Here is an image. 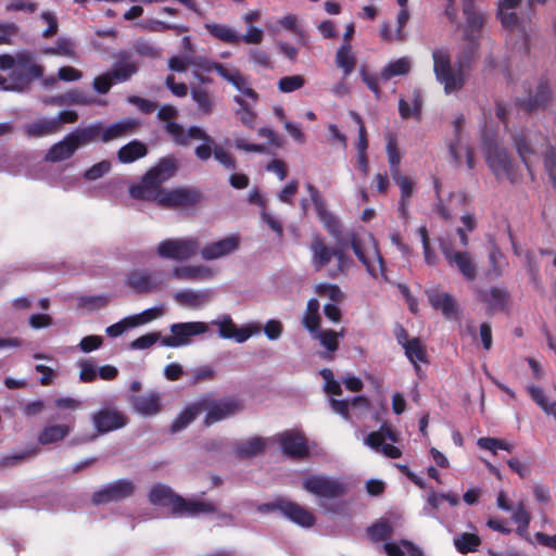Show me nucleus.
<instances>
[{"mask_svg":"<svg viewBox=\"0 0 556 556\" xmlns=\"http://www.w3.org/2000/svg\"><path fill=\"white\" fill-rule=\"evenodd\" d=\"M465 40L467 43L457 52L454 66H452L451 54L447 49H435L432 52L433 72L446 94L457 92L464 88L478 55L479 40Z\"/></svg>","mask_w":556,"mask_h":556,"instance_id":"1","label":"nucleus"},{"mask_svg":"<svg viewBox=\"0 0 556 556\" xmlns=\"http://www.w3.org/2000/svg\"><path fill=\"white\" fill-rule=\"evenodd\" d=\"M149 501L152 505L169 507L175 516L195 517L199 515L215 514L217 506L212 502L199 500H186L175 493L169 486L156 483L149 492Z\"/></svg>","mask_w":556,"mask_h":556,"instance_id":"2","label":"nucleus"},{"mask_svg":"<svg viewBox=\"0 0 556 556\" xmlns=\"http://www.w3.org/2000/svg\"><path fill=\"white\" fill-rule=\"evenodd\" d=\"M178 161L174 156H164L142 177L140 184L129 188V194L136 200L157 202L165 189L161 186L176 175Z\"/></svg>","mask_w":556,"mask_h":556,"instance_id":"3","label":"nucleus"},{"mask_svg":"<svg viewBox=\"0 0 556 556\" xmlns=\"http://www.w3.org/2000/svg\"><path fill=\"white\" fill-rule=\"evenodd\" d=\"M178 161L174 156H164L142 177L140 184L129 188V194L136 200L157 202L165 189L161 186L176 175Z\"/></svg>","mask_w":556,"mask_h":556,"instance_id":"4","label":"nucleus"},{"mask_svg":"<svg viewBox=\"0 0 556 556\" xmlns=\"http://www.w3.org/2000/svg\"><path fill=\"white\" fill-rule=\"evenodd\" d=\"M0 70H11L12 85L8 89L14 92L27 91L34 80L42 78L45 72L43 66L34 61L29 51L18 52L15 56L8 53L0 54Z\"/></svg>","mask_w":556,"mask_h":556,"instance_id":"5","label":"nucleus"},{"mask_svg":"<svg viewBox=\"0 0 556 556\" xmlns=\"http://www.w3.org/2000/svg\"><path fill=\"white\" fill-rule=\"evenodd\" d=\"M312 252V264L316 270L326 267L332 258H336V266L328 271V276L332 279L344 274L350 265L351 258L343 249V242L334 248L327 244L325 239L319 235L314 236L309 245Z\"/></svg>","mask_w":556,"mask_h":556,"instance_id":"6","label":"nucleus"},{"mask_svg":"<svg viewBox=\"0 0 556 556\" xmlns=\"http://www.w3.org/2000/svg\"><path fill=\"white\" fill-rule=\"evenodd\" d=\"M201 413L206 412L203 424L210 427L216 422L228 419L243 409L240 400L235 396L215 399L211 393L202 394L199 399Z\"/></svg>","mask_w":556,"mask_h":556,"instance_id":"7","label":"nucleus"},{"mask_svg":"<svg viewBox=\"0 0 556 556\" xmlns=\"http://www.w3.org/2000/svg\"><path fill=\"white\" fill-rule=\"evenodd\" d=\"M485 162L498 181L507 179L511 185H516L522 178L518 165L511 162L506 149L495 142H486Z\"/></svg>","mask_w":556,"mask_h":556,"instance_id":"8","label":"nucleus"},{"mask_svg":"<svg viewBox=\"0 0 556 556\" xmlns=\"http://www.w3.org/2000/svg\"><path fill=\"white\" fill-rule=\"evenodd\" d=\"M200 241L195 237L169 238L161 241L156 253L161 258L188 261L199 253Z\"/></svg>","mask_w":556,"mask_h":556,"instance_id":"9","label":"nucleus"},{"mask_svg":"<svg viewBox=\"0 0 556 556\" xmlns=\"http://www.w3.org/2000/svg\"><path fill=\"white\" fill-rule=\"evenodd\" d=\"M302 488L319 498L334 500L344 496L349 485L324 475H311L302 482Z\"/></svg>","mask_w":556,"mask_h":556,"instance_id":"10","label":"nucleus"},{"mask_svg":"<svg viewBox=\"0 0 556 556\" xmlns=\"http://www.w3.org/2000/svg\"><path fill=\"white\" fill-rule=\"evenodd\" d=\"M204 197L197 187H178L164 190L157 204L165 208H190L199 205Z\"/></svg>","mask_w":556,"mask_h":556,"instance_id":"11","label":"nucleus"},{"mask_svg":"<svg viewBox=\"0 0 556 556\" xmlns=\"http://www.w3.org/2000/svg\"><path fill=\"white\" fill-rule=\"evenodd\" d=\"M169 330L170 336L162 338V345L180 348L188 345L192 337L205 333L208 330V326L204 321L176 323L170 325Z\"/></svg>","mask_w":556,"mask_h":556,"instance_id":"12","label":"nucleus"},{"mask_svg":"<svg viewBox=\"0 0 556 556\" xmlns=\"http://www.w3.org/2000/svg\"><path fill=\"white\" fill-rule=\"evenodd\" d=\"M263 508L279 510L289 520L303 528H311L316 522V517L311 510L292 501L279 498L276 502L264 504Z\"/></svg>","mask_w":556,"mask_h":556,"instance_id":"13","label":"nucleus"},{"mask_svg":"<svg viewBox=\"0 0 556 556\" xmlns=\"http://www.w3.org/2000/svg\"><path fill=\"white\" fill-rule=\"evenodd\" d=\"M126 286L137 294H149L160 291L164 286L162 271L135 269L127 274Z\"/></svg>","mask_w":556,"mask_h":556,"instance_id":"14","label":"nucleus"},{"mask_svg":"<svg viewBox=\"0 0 556 556\" xmlns=\"http://www.w3.org/2000/svg\"><path fill=\"white\" fill-rule=\"evenodd\" d=\"M135 484L128 479H118L92 494L93 505H103L112 502H121L130 497L135 492Z\"/></svg>","mask_w":556,"mask_h":556,"instance_id":"15","label":"nucleus"},{"mask_svg":"<svg viewBox=\"0 0 556 556\" xmlns=\"http://www.w3.org/2000/svg\"><path fill=\"white\" fill-rule=\"evenodd\" d=\"M277 441L282 453L291 459H304L309 455L308 441L302 431L285 430Z\"/></svg>","mask_w":556,"mask_h":556,"instance_id":"16","label":"nucleus"},{"mask_svg":"<svg viewBox=\"0 0 556 556\" xmlns=\"http://www.w3.org/2000/svg\"><path fill=\"white\" fill-rule=\"evenodd\" d=\"M441 251L448 265L455 266L468 281L477 278V265L471 255L466 251H455L448 244H441Z\"/></svg>","mask_w":556,"mask_h":556,"instance_id":"17","label":"nucleus"},{"mask_svg":"<svg viewBox=\"0 0 556 556\" xmlns=\"http://www.w3.org/2000/svg\"><path fill=\"white\" fill-rule=\"evenodd\" d=\"M92 422L98 432L108 433L125 427L128 418L121 410L102 408L93 414Z\"/></svg>","mask_w":556,"mask_h":556,"instance_id":"18","label":"nucleus"},{"mask_svg":"<svg viewBox=\"0 0 556 556\" xmlns=\"http://www.w3.org/2000/svg\"><path fill=\"white\" fill-rule=\"evenodd\" d=\"M476 298L479 302L485 304L486 313L493 315L507 308L510 295L504 288L492 287L490 290L478 289Z\"/></svg>","mask_w":556,"mask_h":556,"instance_id":"19","label":"nucleus"},{"mask_svg":"<svg viewBox=\"0 0 556 556\" xmlns=\"http://www.w3.org/2000/svg\"><path fill=\"white\" fill-rule=\"evenodd\" d=\"M239 236L230 235L218 241L208 243L202 249L200 248L199 252L204 261H213L231 254L239 249Z\"/></svg>","mask_w":556,"mask_h":556,"instance_id":"20","label":"nucleus"},{"mask_svg":"<svg viewBox=\"0 0 556 556\" xmlns=\"http://www.w3.org/2000/svg\"><path fill=\"white\" fill-rule=\"evenodd\" d=\"M429 304L440 311L446 319H457L459 306L455 298L447 292L438 290H426Z\"/></svg>","mask_w":556,"mask_h":556,"instance_id":"21","label":"nucleus"},{"mask_svg":"<svg viewBox=\"0 0 556 556\" xmlns=\"http://www.w3.org/2000/svg\"><path fill=\"white\" fill-rule=\"evenodd\" d=\"M552 101V90L547 80L541 79L538 84L534 94H530L526 100H519L518 105L527 113L536 112L545 109Z\"/></svg>","mask_w":556,"mask_h":556,"instance_id":"22","label":"nucleus"},{"mask_svg":"<svg viewBox=\"0 0 556 556\" xmlns=\"http://www.w3.org/2000/svg\"><path fill=\"white\" fill-rule=\"evenodd\" d=\"M306 190L309 194V198L314 204V207L319 218L325 223V226L327 227L329 232L332 236L337 237L338 233L340 232V225L337 222V219L327 211L326 202L321 197L320 192L314 185L309 182L306 184Z\"/></svg>","mask_w":556,"mask_h":556,"instance_id":"23","label":"nucleus"},{"mask_svg":"<svg viewBox=\"0 0 556 556\" xmlns=\"http://www.w3.org/2000/svg\"><path fill=\"white\" fill-rule=\"evenodd\" d=\"M463 13L466 16L464 39L479 40L480 31L484 25V16L475 8V0H463Z\"/></svg>","mask_w":556,"mask_h":556,"instance_id":"24","label":"nucleus"},{"mask_svg":"<svg viewBox=\"0 0 556 556\" xmlns=\"http://www.w3.org/2000/svg\"><path fill=\"white\" fill-rule=\"evenodd\" d=\"M213 324L218 326V333L222 338L233 339L238 343L245 342L255 331L258 330V328L254 327L238 328L228 315L222 320L213 321Z\"/></svg>","mask_w":556,"mask_h":556,"instance_id":"25","label":"nucleus"},{"mask_svg":"<svg viewBox=\"0 0 556 556\" xmlns=\"http://www.w3.org/2000/svg\"><path fill=\"white\" fill-rule=\"evenodd\" d=\"M139 126L140 122L131 117L115 122L108 127L102 125L101 141L106 143L129 136L134 134Z\"/></svg>","mask_w":556,"mask_h":556,"instance_id":"26","label":"nucleus"},{"mask_svg":"<svg viewBox=\"0 0 556 556\" xmlns=\"http://www.w3.org/2000/svg\"><path fill=\"white\" fill-rule=\"evenodd\" d=\"M75 417L71 416L67 424L47 425L38 433L37 440L41 445H49L64 440L72 431Z\"/></svg>","mask_w":556,"mask_h":556,"instance_id":"27","label":"nucleus"},{"mask_svg":"<svg viewBox=\"0 0 556 556\" xmlns=\"http://www.w3.org/2000/svg\"><path fill=\"white\" fill-rule=\"evenodd\" d=\"M129 401L132 408L142 416H154L162 409L161 395L155 391L142 395H131Z\"/></svg>","mask_w":556,"mask_h":556,"instance_id":"28","label":"nucleus"},{"mask_svg":"<svg viewBox=\"0 0 556 556\" xmlns=\"http://www.w3.org/2000/svg\"><path fill=\"white\" fill-rule=\"evenodd\" d=\"M393 181L400 187L401 197L399 200V211L401 213V217L406 219L408 216V205L409 200L414 194L415 182L414 180L402 173H397V175H391Z\"/></svg>","mask_w":556,"mask_h":556,"instance_id":"29","label":"nucleus"},{"mask_svg":"<svg viewBox=\"0 0 556 556\" xmlns=\"http://www.w3.org/2000/svg\"><path fill=\"white\" fill-rule=\"evenodd\" d=\"M102 123L96 122L68 132L78 149L98 140L101 141Z\"/></svg>","mask_w":556,"mask_h":556,"instance_id":"30","label":"nucleus"},{"mask_svg":"<svg viewBox=\"0 0 556 556\" xmlns=\"http://www.w3.org/2000/svg\"><path fill=\"white\" fill-rule=\"evenodd\" d=\"M78 150L71 135L67 134L61 141L54 143L46 155L49 162H62L71 159Z\"/></svg>","mask_w":556,"mask_h":556,"instance_id":"31","label":"nucleus"},{"mask_svg":"<svg viewBox=\"0 0 556 556\" xmlns=\"http://www.w3.org/2000/svg\"><path fill=\"white\" fill-rule=\"evenodd\" d=\"M175 279L188 281H202L213 276V270L205 265L180 266L172 271Z\"/></svg>","mask_w":556,"mask_h":556,"instance_id":"32","label":"nucleus"},{"mask_svg":"<svg viewBox=\"0 0 556 556\" xmlns=\"http://www.w3.org/2000/svg\"><path fill=\"white\" fill-rule=\"evenodd\" d=\"M265 446V439L256 435L247 441L236 443L233 453L240 459L251 458L263 453Z\"/></svg>","mask_w":556,"mask_h":556,"instance_id":"33","label":"nucleus"},{"mask_svg":"<svg viewBox=\"0 0 556 556\" xmlns=\"http://www.w3.org/2000/svg\"><path fill=\"white\" fill-rule=\"evenodd\" d=\"M191 99L197 104V110L202 115H211L215 108V100L212 93L205 88L194 85L190 89Z\"/></svg>","mask_w":556,"mask_h":556,"instance_id":"34","label":"nucleus"},{"mask_svg":"<svg viewBox=\"0 0 556 556\" xmlns=\"http://www.w3.org/2000/svg\"><path fill=\"white\" fill-rule=\"evenodd\" d=\"M403 349L406 357L414 365L416 374L419 375L421 371L419 363H428L426 346L419 338H412Z\"/></svg>","mask_w":556,"mask_h":556,"instance_id":"35","label":"nucleus"},{"mask_svg":"<svg viewBox=\"0 0 556 556\" xmlns=\"http://www.w3.org/2000/svg\"><path fill=\"white\" fill-rule=\"evenodd\" d=\"M147 154V146L139 140H132L119 148L117 151V159L123 164H129L144 157Z\"/></svg>","mask_w":556,"mask_h":556,"instance_id":"36","label":"nucleus"},{"mask_svg":"<svg viewBox=\"0 0 556 556\" xmlns=\"http://www.w3.org/2000/svg\"><path fill=\"white\" fill-rule=\"evenodd\" d=\"M204 27L212 37L224 43L238 45L241 40V36L228 25L206 23Z\"/></svg>","mask_w":556,"mask_h":556,"instance_id":"37","label":"nucleus"},{"mask_svg":"<svg viewBox=\"0 0 556 556\" xmlns=\"http://www.w3.org/2000/svg\"><path fill=\"white\" fill-rule=\"evenodd\" d=\"M59 132V126L53 118H40L25 126V134L31 138H41Z\"/></svg>","mask_w":556,"mask_h":556,"instance_id":"38","label":"nucleus"},{"mask_svg":"<svg viewBox=\"0 0 556 556\" xmlns=\"http://www.w3.org/2000/svg\"><path fill=\"white\" fill-rule=\"evenodd\" d=\"M356 62L350 42H343L337 50L336 65L343 71L344 78L353 73Z\"/></svg>","mask_w":556,"mask_h":556,"instance_id":"39","label":"nucleus"},{"mask_svg":"<svg viewBox=\"0 0 556 556\" xmlns=\"http://www.w3.org/2000/svg\"><path fill=\"white\" fill-rule=\"evenodd\" d=\"M515 148L522 163L527 167L529 174H532L531 166L529 164V156L535 154V149L532 146V140L525 131L518 132L513 137Z\"/></svg>","mask_w":556,"mask_h":556,"instance_id":"40","label":"nucleus"},{"mask_svg":"<svg viewBox=\"0 0 556 556\" xmlns=\"http://www.w3.org/2000/svg\"><path fill=\"white\" fill-rule=\"evenodd\" d=\"M201 413L199 400L185 407L170 425L172 432H178L188 427Z\"/></svg>","mask_w":556,"mask_h":556,"instance_id":"41","label":"nucleus"},{"mask_svg":"<svg viewBox=\"0 0 556 556\" xmlns=\"http://www.w3.org/2000/svg\"><path fill=\"white\" fill-rule=\"evenodd\" d=\"M223 78L230 83L236 89L241 91L244 96L257 100V92L250 87L249 79L243 76L238 70L229 71L227 68L226 74H224Z\"/></svg>","mask_w":556,"mask_h":556,"instance_id":"42","label":"nucleus"},{"mask_svg":"<svg viewBox=\"0 0 556 556\" xmlns=\"http://www.w3.org/2000/svg\"><path fill=\"white\" fill-rule=\"evenodd\" d=\"M422 109V97L421 92L418 89L413 91V106L405 100L400 99L399 101V113L403 119H408L410 117L420 118Z\"/></svg>","mask_w":556,"mask_h":556,"instance_id":"43","label":"nucleus"},{"mask_svg":"<svg viewBox=\"0 0 556 556\" xmlns=\"http://www.w3.org/2000/svg\"><path fill=\"white\" fill-rule=\"evenodd\" d=\"M210 298L207 291L181 290L174 294V299L181 305L190 307H199L203 305Z\"/></svg>","mask_w":556,"mask_h":556,"instance_id":"44","label":"nucleus"},{"mask_svg":"<svg viewBox=\"0 0 556 556\" xmlns=\"http://www.w3.org/2000/svg\"><path fill=\"white\" fill-rule=\"evenodd\" d=\"M386 151H387L388 162H389V166H390V174L397 175V173H401L400 164H401L402 155H401V152L397 147L396 136L392 132H389L387 135Z\"/></svg>","mask_w":556,"mask_h":556,"instance_id":"45","label":"nucleus"},{"mask_svg":"<svg viewBox=\"0 0 556 556\" xmlns=\"http://www.w3.org/2000/svg\"><path fill=\"white\" fill-rule=\"evenodd\" d=\"M319 302L317 299H309L302 319L304 327L309 332H316L320 325Z\"/></svg>","mask_w":556,"mask_h":556,"instance_id":"46","label":"nucleus"},{"mask_svg":"<svg viewBox=\"0 0 556 556\" xmlns=\"http://www.w3.org/2000/svg\"><path fill=\"white\" fill-rule=\"evenodd\" d=\"M138 72L136 62L118 63L112 71L106 72L114 84L129 80Z\"/></svg>","mask_w":556,"mask_h":556,"instance_id":"47","label":"nucleus"},{"mask_svg":"<svg viewBox=\"0 0 556 556\" xmlns=\"http://www.w3.org/2000/svg\"><path fill=\"white\" fill-rule=\"evenodd\" d=\"M454 545L460 554L477 552L481 545V539L478 534L464 532L454 540Z\"/></svg>","mask_w":556,"mask_h":556,"instance_id":"48","label":"nucleus"},{"mask_svg":"<svg viewBox=\"0 0 556 556\" xmlns=\"http://www.w3.org/2000/svg\"><path fill=\"white\" fill-rule=\"evenodd\" d=\"M58 104H79V105H90L97 102L96 98L88 96L85 91L79 89H72L66 93L62 94L59 99L55 100Z\"/></svg>","mask_w":556,"mask_h":556,"instance_id":"49","label":"nucleus"},{"mask_svg":"<svg viewBox=\"0 0 556 556\" xmlns=\"http://www.w3.org/2000/svg\"><path fill=\"white\" fill-rule=\"evenodd\" d=\"M350 245H351L354 254L356 255V257L366 267L368 274L376 278L377 270H376L375 266L370 263L367 255L365 254L364 245H363V242H362L361 238L358 237V235H356V233L350 235Z\"/></svg>","mask_w":556,"mask_h":556,"instance_id":"50","label":"nucleus"},{"mask_svg":"<svg viewBox=\"0 0 556 556\" xmlns=\"http://www.w3.org/2000/svg\"><path fill=\"white\" fill-rule=\"evenodd\" d=\"M410 71V63L406 58L397 59L390 62L381 72V78L389 80L395 76L408 74Z\"/></svg>","mask_w":556,"mask_h":556,"instance_id":"51","label":"nucleus"},{"mask_svg":"<svg viewBox=\"0 0 556 556\" xmlns=\"http://www.w3.org/2000/svg\"><path fill=\"white\" fill-rule=\"evenodd\" d=\"M164 314L163 307H151L144 309L143 312L131 315L127 317V320L130 321V327H138L151 323L154 319H157Z\"/></svg>","mask_w":556,"mask_h":556,"instance_id":"52","label":"nucleus"},{"mask_svg":"<svg viewBox=\"0 0 556 556\" xmlns=\"http://www.w3.org/2000/svg\"><path fill=\"white\" fill-rule=\"evenodd\" d=\"M367 533L371 541L381 542L388 540L392 535L393 529L388 520H381L371 525L367 529Z\"/></svg>","mask_w":556,"mask_h":556,"instance_id":"53","label":"nucleus"},{"mask_svg":"<svg viewBox=\"0 0 556 556\" xmlns=\"http://www.w3.org/2000/svg\"><path fill=\"white\" fill-rule=\"evenodd\" d=\"M504 255L497 248H493L489 253L491 268L486 273L489 279L500 278L504 273Z\"/></svg>","mask_w":556,"mask_h":556,"instance_id":"54","label":"nucleus"},{"mask_svg":"<svg viewBox=\"0 0 556 556\" xmlns=\"http://www.w3.org/2000/svg\"><path fill=\"white\" fill-rule=\"evenodd\" d=\"M43 53L51 55L72 56L74 55V43L70 38L61 37L52 47L46 48Z\"/></svg>","mask_w":556,"mask_h":556,"instance_id":"55","label":"nucleus"},{"mask_svg":"<svg viewBox=\"0 0 556 556\" xmlns=\"http://www.w3.org/2000/svg\"><path fill=\"white\" fill-rule=\"evenodd\" d=\"M235 101L240 106V110L237 111V115L241 123L249 128H254L256 118L255 112L250 109L248 102L240 96H236Z\"/></svg>","mask_w":556,"mask_h":556,"instance_id":"56","label":"nucleus"},{"mask_svg":"<svg viewBox=\"0 0 556 556\" xmlns=\"http://www.w3.org/2000/svg\"><path fill=\"white\" fill-rule=\"evenodd\" d=\"M315 333V338H317L321 345L327 349L329 352H336L339 348V336L341 333L336 332L334 330H317Z\"/></svg>","mask_w":556,"mask_h":556,"instance_id":"57","label":"nucleus"},{"mask_svg":"<svg viewBox=\"0 0 556 556\" xmlns=\"http://www.w3.org/2000/svg\"><path fill=\"white\" fill-rule=\"evenodd\" d=\"M465 124V116L464 114H459L455 121H454V128H455V142H451L448 144V151L451 156L453 157L456 165H459L462 162V157L458 151V143L460 140V131Z\"/></svg>","mask_w":556,"mask_h":556,"instance_id":"58","label":"nucleus"},{"mask_svg":"<svg viewBox=\"0 0 556 556\" xmlns=\"http://www.w3.org/2000/svg\"><path fill=\"white\" fill-rule=\"evenodd\" d=\"M478 445L483 448L491 451L493 454H496V450H504L507 452L513 451V445L504 440L491 437H482L478 440Z\"/></svg>","mask_w":556,"mask_h":556,"instance_id":"59","label":"nucleus"},{"mask_svg":"<svg viewBox=\"0 0 556 556\" xmlns=\"http://www.w3.org/2000/svg\"><path fill=\"white\" fill-rule=\"evenodd\" d=\"M305 79L301 75L285 76L278 81V89L281 92L289 93L302 88Z\"/></svg>","mask_w":556,"mask_h":556,"instance_id":"60","label":"nucleus"},{"mask_svg":"<svg viewBox=\"0 0 556 556\" xmlns=\"http://www.w3.org/2000/svg\"><path fill=\"white\" fill-rule=\"evenodd\" d=\"M351 116L354 119V122L358 125V140L356 143V150L358 153H367L368 149V138H367V130L364 125L363 118L361 115L356 112H351Z\"/></svg>","mask_w":556,"mask_h":556,"instance_id":"61","label":"nucleus"},{"mask_svg":"<svg viewBox=\"0 0 556 556\" xmlns=\"http://www.w3.org/2000/svg\"><path fill=\"white\" fill-rule=\"evenodd\" d=\"M38 453V447H33L18 454L4 456L0 458V468L13 467L26 458L36 456Z\"/></svg>","mask_w":556,"mask_h":556,"instance_id":"62","label":"nucleus"},{"mask_svg":"<svg viewBox=\"0 0 556 556\" xmlns=\"http://www.w3.org/2000/svg\"><path fill=\"white\" fill-rule=\"evenodd\" d=\"M191 64L204 72H216L220 77L226 74L227 68L224 64L208 60L206 58H195Z\"/></svg>","mask_w":556,"mask_h":556,"instance_id":"63","label":"nucleus"},{"mask_svg":"<svg viewBox=\"0 0 556 556\" xmlns=\"http://www.w3.org/2000/svg\"><path fill=\"white\" fill-rule=\"evenodd\" d=\"M544 167L556 189V146H551L544 156Z\"/></svg>","mask_w":556,"mask_h":556,"instance_id":"64","label":"nucleus"}]
</instances>
